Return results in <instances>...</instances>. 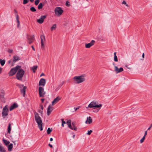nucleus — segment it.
<instances>
[{"instance_id":"27","label":"nucleus","mask_w":152,"mask_h":152,"mask_svg":"<svg viewBox=\"0 0 152 152\" xmlns=\"http://www.w3.org/2000/svg\"><path fill=\"white\" fill-rule=\"evenodd\" d=\"M5 63V61L4 60L0 59V63L2 66H3Z\"/></svg>"},{"instance_id":"19","label":"nucleus","mask_w":152,"mask_h":152,"mask_svg":"<svg viewBox=\"0 0 152 152\" xmlns=\"http://www.w3.org/2000/svg\"><path fill=\"white\" fill-rule=\"evenodd\" d=\"M92 119L91 117L89 116L87 118V120L86 121V124H90L92 123Z\"/></svg>"},{"instance_id":"32","label":"nucleus","mask_w":152,"mask_h":152,"mask_svg":"<svg viewBox=\"0 0 152 152\" xmlns=\"http://www.w3.org/2000/svg\"><path fill=\"white\" fill-rule=\"evenodd\" d=\"M43 4L42 3H41L39 4L38 6V8L39 9H41L43 7Z\"/></svg>"},{"instance_id":"16","label":"nucleus","mask_w":152,"mask_h":152,"mask_svg":"<svg viewBox=\"0 0 152 152\" xmlns=\"http://www.w3.org/2000/svg\"><path fill=\"white\" fill-rule=\"evenodd\" d=\"M115 71L117 73H118L122 72L124 70L121 67L119 69H118V67L116 66H114Z\"/></svg>"},{"instance_id":"51","label":"nucleus","mask_w":152,"mask_h":152,"mask_svg":"<svg viewBox=\"0 0 152 152\" xmlns=\"http://www.w3.org/2000/svg\"><path fill=\"white\" fill-rule=\"evenodd\" d=\"M142 57L143 58H144V53H142Z\"/></svg>"},{"instance_id":"28","label":"nucleus","mask_w":152,"mask_h":152,"mask_svg":"<svg viewBox=\"0 0 152 152\" xmlns=\"http://www.w3.org/2000/svg\"><path fill=\"white\" fill-rule=\"evenodd\" d=\"M11 130V126L10 124L9 123L8 127V132L10 134V133Z\"/></svg>"},{"instance_id":"52","label":"nucleus","mask_w":152,"mask_h":152,"mask_svg":"<svg viewBox=\"0 0 152 152\" xmlns=\"http://www.w3.org/2000/svg\"><path fill=\"white\" fill-rule=\"evenodd\" d=\"M78 108H76V107H75L74 108L75 110V111H76L78 109Z\"/></svg>"},{"instance_id":"40","label":"nucleus","mask_w":152,"mask_h":152,"mask_svg":"<svg viewBox=\"0 0 152 152\" xmlns=\"http://www.w3.org/2000/svg\"><path fill=\"white\" fill-rule=\"evenodd\" d=\"M15 16L16 20H19V16L18 14H16Z\"/></svg>"},{"instance_id":"4","label":"nucleus","mask_w":152,"mask_h":152,"mask_svg":"<svg viewBox=\"0 0 152 152\" xmlns=\"http://www.w3.org/2000/svg\"><path fill=\"white\" fill-rule=\"evenodd\" d=\"M17 73L16 77L18 80H21L24 74V71L22 69H19Z\"/></svg>"},{"instance_id":"42","label":"nucleus","mask_w":152,"mask_h":152,"mask_svg":"<svg viewBox=\"0 0 152 152\" xmlns=\"http://www.w3.org/2000/svg\"><path fill=\"white\" fill-rule=\"evenodd\" d=\"M40 107L41 108V109L42 110H43V107L42 105H40Z\"/></svg>"},{"instance_id":"34","label":"nucleus","mask_w":152,"mask_h":152,"mask_svg":"<svg viewBox=\"0 0 152 152\" xmlns=\"http://www.w3.org/2000/svg\"><path fill=\"white\" fill-rule=\"evenodd\" d=\"M61 121H62V124H61V126L62 127H64V124H65L66 123V122L65 121H64V119H61Z\"/></svg>"},{"instance_id":"31","label":"nucleus","mask_w":152,"mask_h":152,"mask_svg":"<svg viewBox=\"0 0 152 152\" xmlns=\"http://www.w3.org/2000/svg\"><path fill=\"white\" fill-rule=\"evenodd\" d=\"M47 131V134H49L52 131V129H50V128H48Z\"/></svg>"},{"instance_id":"7","label":"nucleus","mask_w":152,"mask_h":152,"mask_svg":"<svg viewBox=\"0 0 152 152\" xmlns=\"http://www.w3.org/2000/svg\"><path fill=\"white\" fill-rule=\"evenodd\" d=\"M41 39V48L42 49H44L45 47V44L46 43V40L45 37L44 35L40 36Z\"/></svg>"},{"instance_id":"37","label":"nucleus","mask_w":152,"mask_h":152,"mask_svg":"<svg viewBox=\"0 0 152 152\" xmlns=\"http://www.w3.org/2000/svg\"><path fill=\"white\" fill-rule=\"evenodd\" d=\"M39 0H35V4L36 5H37L38 4L39 2Z\"/></svg>"},{"instance_id":"18","label":"nucleus","mask_w":152,"mask_h":152,"mask_svg":"<svg viewBox=\"0 0 152 152\" xmlns=\"http://www.w3.org/2000/svg\"><path fill=\"white\" fill-rule=\"evenodd\" d=\"M53 110V107H51L50 105H49L47 109V114L49 115L50 113Z\"/></svg>"},{"instance_id":"25","label":"nucleus","mask_w":152,"mask_h":152,"mask_svg":"<svg viewBox=\"0 0 152 152\" xmlns=\"http://www.w3.org/2000/svg\"><path fill=\"white\" fill-rule=\"evenodd\" d=\"M66 124L68 125L69 128H71V121L70 120L67 121L66 122Z\"/></svg>"},{"instance_id":"13","label":"nucleus","mask_w":152,"mask_h":152,"mask_svg":"<svg viewBox=\"0 0 152 152\" xmlns=\"http://www.w3.org/2000/svg\"><path fill=\"white\" fill-rule=\"evenodd\" d=\"M95 41L94 40L91 41V42L89 43H86L85 44V47L86 48H89L94 44Z\"/></svg>"},{"instance_id":"55","label":"nucleus","mask_w":152,"mask_h":152,"mask_svg":"<svg viewBox=\"0 0 152 152\" xmlns=\"http://www.w3.org/2000/svg\"><path fill=\"white\" fill-rule=\"evenodd\" d=\"M44 75V73H42L41 74V75H40V76H42Z\"/></svg>"},{"instance_id":"48","label":"nucleus","mask_w":152,"mask_h":152,"mask_svg":"<svg viewBox=\"0 0 152 152\" xmlns=\"http://www.w3.org/2000/svg\"><path fill=\"white\" fill-rule=\"evenodd\" d=\"M31 48H32L33 49V50H34V51H35V48H34V47H33V46H31Z\"/></svg>"},{"instance_id":"49","label":"nucleus","mask_w":152,"mask_h":152,"mask_svg":"<svg viewBox=\"0 0 152 152\" xmlns=\"http://www.w3.org/2000/svg\"><path fill=\"white\" fill-rule=\"evenodd\" d=\"M51 148H53V146L50 144H49V145H48Z\"/></svg>"},{"instance_id":"60","label":"nucleus","mask_w":152,"mask_h":152,"mask_svg":"<svg viewBox=\"0 0 152 152\" xmlns=\"http://www.w3.org/2000/svg\"><path fill=\"white\" fill-rule=\"evenodd\" d=\"M128 69H130V68H128Z\"/></svg>"},{"instance_id":"53","label":"nucleus","mask_w":152,"mask_h":152,"mask_svg":"<svg viewBox=\"0 0 152 152\" xmlns=\"http://www.w3.org/2000/svg\"><path fill=\"white\" fill-rule=\"evenodd\" d=\"M59 90V88H56V89H55V91H58V90Z\"/></svg>"},{"instance_id":"38","label":"nucleus","mask_w":152,"mask_h":152,"mask_svg":"<svg viewBox=\"0 0 152 152\" xmlns=\"http://www.w3.org/2000/svg\"><path fill=\"white\" fill-rule=\"evenodd\" d=\"M92 132V131L91 130H88V132L87 133V134L89 135L91 134Z\"/></svg>"},{"instance_id":"20","label":"nucleus","mask_w":152,"mask_h":152,"mask_svg":"<svg viewBox=\"0 0 152 152\" xmlns=\"http://www.w3.org/2000/svg\"><path fill=\"white\" fill-rule=\"evenodd\" d=\"M4 92H1V94H0V97H1V101L4 102H5V100L4 99Z\"/></svg>"},{"instance_id":"29","label":"nucleus","mask_w":152,"mask_h":152,"mask_svg":"<svg viewBox=\"0 0 152 152\" xmlns=\"http://www.w3.org/2000/svg\"><path fill=\"white\" fill-rule=\"evenodd\" d=\"M37 66H34L32 67V70L34 72H35V71L37 69Z\"/></svg>"},{"instance_id":"1","label":"nucleus","mask_w":152,"mask_h":152,"mask_svg":"<svg viewBox=\"0 0 152 152\" xmlns=\"http://www.w3.org/2000/svg\"><path fill=\"white\" fill-rule=\"evenodd\" d=\"M73 81L76 84H79L84 82L86 80V76L85 75L75 76L73 78Z\"/></svg>"},{"instance_id":"2","label":"nucleus","mask_w":152,"mask_h":152,"mask_svg":"<svg viewBox=\"0 0 152 152\" xmlns=\"http://www.w3.org/2000/svg\"><path fill=\"white\" fill-rule=\"evenodd\" d=\"M102 106V104H99L97 102L93 101L89 104L88 107H86V108H93L94 109L97 108V112H98L101 109Z\"/></svg>"},{"instance_id":"54","label":"nucleus","mask_w":152,"mask_h":152,"mask_svg":"<svg viewBox=\"0 0 152 152\" xmlns=\"http://www.w3.org/2000/svg\"><path fill=\"white\" fill-rule=\"evenodd\" d=\"M53 140V139L52 138H51L50 139V141H51Z\"/></svg>"},{"instance_id":"57","label":"nucleus","mask_w":152,"mask_h":152,"mask_svg":"<svg viewBox=\"0 0 152 152\" xmlns=\"http://www.w3.org/2000/svg\"><path fill=\"white\" fill-rule=\"evenodd\" d=\"M75 134H74V135H73V138L74 139L75 138Z\"/></svg>"},{"instance_id":"44","label":"nucleus","mask_w":152,"mask_h":152,"mask_svg":"<svg viewBox=\"0 0 152 152\" xmlns=\"http://www.w3.org/2000/svg\"><path fill=\"white\" fill-rule=\"evenodd\" d=\"M42 112H43V110H39L38 111V112H39V113H41L42 114Z\"/></svg>"},{"instance_id":"50","label":"nucleus","mask_w":152,"mask_h":152,"mask_svg":"<svg viewBox=\"0 0 152 152\" xmlns=\"http://www.w3.org/2000/svg\"><path fill=\"white\" fill-rule=\"evenodd\" d=\"M41 101L42 102H43L45 100V99H41Z\"/></svg>"},{"instance_id":"56","label":"nucleus","mask_w":152,"mask_h":152,"mask_svg":"<svg viewBox=\"0 0 152 152\" xmlns=\"http://www.w3.org/2000/svg\"><path fill=\"white\" fill-rule=\"evenodd\" d=\"M11 60H9V61H8V63H9V64H10L11 63Z\"/></svg>"},{"instance_id":"14","label":"nucleus","mask_w":152,"mask_h":152,"mask_svg":"<svg viewBox=\"0 0 152 152\" xmlns=\"http://www.w3.org/2000/svg\"><path fill=\"white\" fill-rule=\"evenodd\" d=\"M45 80L44 79L42 78L39 80V86H44L45 84Z\"/></svg>"},{"instance_id":"39","label":"nucleus","mask_w":152,"mask_h":152,"mask_svg":"<svg viewBox=\"0 0 152 152\" xmlns=\"http://www.w3.org/2000/svg\"><path fill=\"white\" fill-rule=\"evenodd\" d=\"M122 4H126V6H128V4H126V2L125 1H123V2L122 3Z\"/></svg>"},{"instance_id":"35","label":"nucleus","mask_w":152,"mask_h":152,"mask_svg":"<svg viewBox=\"0 0 152 152\" xmlns=\"http://www.w3.org/2000/svg\"><path fill=\"white\" fill-rule=\"evenodd\" d=\"M145 139V137L143 136L142 138L140 140V143H142L144 142Z\"/></svg>"},{"instance_id":"45","label":"nucleus","mask_w":152,"mask_h":152,"mask_svg":"<svg viewBox=\"0 0 152 152\" xmlns=\"http://www.w3.org/2000/svg\"><path fill=\"white\" fill-rule=\"evenodd\" d=\"M152 124H151V126L148 128L147 130H149L151 129V128L152 127Z\"/></svg>"},{"instance_id":"43","label":"nucleus","mask_w":152,"mask_h":152,"mask_svg":"<svg viewBox=\"0 0 152 152\" xmlns=\"http://www.w3.org/2000/svg\"><path fill=\"white\" fill-rule=\"evenodd\" d=\"M17 23H18V26L20 25V22L19 20H17Z\"/></svg>"},{"instance_id":"59","label":"nucleus","mask_w":152,"mask_h":152,"mask_svg":"<svg viewBox=\"0 0 152 152\" xmlns=\"http://www.w3.org/2000/svg\"><path fill=\"white\" fill-rule=\"evenodd\" d=\"M12 50H11L10 51V53H12Z\"/></svg>"},{"instance_id":"12","label":"nucleus","mask_w":152,"mask_h":152,"mask_svg":"<svg viewBox=\"0 0 152 152\" xmlns=\"http://www.w3.org/2000/svg\"><path fill=\"white\" fill-rule=\"evenodd\" d=\"M46 17V15L42 16L39 19L37 20V21L39 23L42 24L44 22V20L45 19Z\"/></svg>"},{"instance_id":"41","label":"nucleus","mask_w":152,"mask_h":152,"mask_svg":"<svg viewBox=\"0 0 152 152\" xmlns=\"http://www.w3.org/2000/svg\"><path fill=\"white\" fill-rule=\"evenodd\" d=\"M147 131H148V130H146L145 131L144 136H143L144 137H145L146 136L147 134Z\"/></svg>"},{"instance_id":"26","label":"nucleus","mask_w":152,"mask_h":152,"mask_svg":"<svg viewBox=\"0 0 152 152\" xmlns=\"http://www.w3.org/2000/svg\"><path fill=\"white\" fill-rule=\"evenodd\" d=\"M116 53L115 52L114 53V61H115L117 62L118 61V58L116 55Z\"/></svg>"},{"instance_id":"30","label":"nucleus","mask_w":152,"mask_h":152,"mask_svg":"<svg viewBox=\"0 0 152 152\" xmlns=\"http://www.w3.org/2000/svg\"><path fill=\"white\" fill-rule=\"evenodd\" d=\"M56 28V24H53L51 28V30L53 31L55 30Z\"/></svg>"},{"instance_id":"17","label":"nucleus","mask_w":152,"mask_h":152,"mask_svg":"<svg viewBox=\"0 0 152 152\" xmlns=\"http://www.w3.org/2000/svg\"><path fill=\"white\" fill-rule=\"evenodd\" d=\"M18 105L15 103L13 104L12 105H11L10 107L9 110L10 111H12L14 109L17 107Z\"/></svg>"},{"instance_id":"21","label":"nucleus","mask_w":152,"mask_h":152,"mask_svg":"<svg viewBox=\"0 0 152 152\" xmlns=\"http://www.w3.org/2000/svg\"><path fill=\"white\" fill-rule=\"evenodd\" d=\"M20 60V58L17 56H14L13 57V61L14 62H15L16 61Z\"/></svg>"},{"instance_id":"33","label":"nucleus","mask_w":152,"mask_h":152,"mask_svg":"<svg viewBox=\"0 0 152 152\" xmlns=\"http://www.w3.org/2000/svg\"><path fill=\"white\" fill-rule=\"evenodd\" d=\"M30 10L32 12H35L36 11V9L34 7H31L30 8Z\"/></svg>"},{"instance_id":"24","label":"nucleus","mask_w":152,"mask_h":152,"mask_svg":"<svg viewBox=\"0 0 152 152\" xmlns=\"http://www.w3.org/2000/svg\"><path fill=\"white\" fill-rule=\"evenodd\" d=\"M4 143L6 145H7L10 143V142L4 139L3 140Z\"/></svg>"},{"instance_id":"46","label":"nucleus","mask_w":152,"mask_h":152,"mask_svg":"<svg viewBox=\"0 0 152 152\" xmlns=\"http://www.w3.org/2000/svg\"><path fill=\"white\" fill-rule=\"evenodd\" d=\"M14 11L15 12V13L16 14V15L17 14V10H16L14 9Z\"/></svg>"},{"instance_id":"23","label":"nucleus","mask_w":152,"mask_h":152,"mask_svg":"<svg viewBox=\"0 0 152 152\" xmlns=\"http://www.w3.org/2000/svg\"><path fill=\"white\" fill-rule=\"evenodd\" d=\"M72 126L71 125V128L70 129L72 130H74L75 131H76L77 130V128L76 127H75L74 123H72Z\"/></svg>"},{"instance_id":"10","label":"nucleus","mask_w":152,"mask_h":152,"mask_svg":"<svg viewBox=\"0 0 152 152\" xmlns=\"http://www.w3.org/2000/svg\"><path fill=\"white\" fill-rule=\"evenodd\" d=\"M39 93L40 97H44L45 94V92L44 91V88L41 87H39Z\"/></svg>"},{"instance_id":"11","label":"nucleus","mask_w":152,"mask_h":152,"mask_svg":"<svg viewBox=\"0 0 152 152\" xmlns=\"http://www.w3.org/2000/svg\"><path fill=\"white\" fill-rule=\"evenodd\" d=\"M34 35L29 36L27 35V38L28 39V42L29 44H31L33 42L34 39Z\"/></svg>"},{"instance_id":"61","label":"nucleus","mask_w":152,"mask_h":152,"mask_svg":"<svg viewBox=\"0 0 152 152\" xmlns=\"http://www.w3.org/2000/svg\"><path fill=\"white\" fill-rule=\"evenodd\" d=\"M86 1H88V0H86Z\"/></svg>"},{"instance_id":"5","label":"nucleus","mask_w":152,"mask_h":152,"mask_svg":"<svg viewBox=\"0 0 152 152\" xmlns=\"http://www.w3.org/2000/svg\"><path fill=\"white\" fill-rule=\"evenodd\" d=\"M9 107L8 105H6L3 108L2 112V116L3 118H4L5 117L7 116L8 115L9 113Z\"/></svg>"},{"instance_id":"22","label":"nucleus","mask_w":152,"mask_h":152,"mask_svg":"<svg viewBox=\"0 0 152 152\" xmlns=\"http://www.w3.org/2000/svg\"><path fill=\"white\" fill-rule=\"evenodd\" d=\"M13 148V144L12 143H10L8 146V151H12V149Z\"/></svg>"},{"instance_id":"15","label":"nucleus","mask_w":152,"mask_h":152,"mask_svg":"<svg viewBox=\"0 0 152 152\" xmlns=\"http://www.w3.org/2000/svg\"><path fill=\"white\" fill-rule=\"evenodd\" d=\"M60 99L61 98L58 96L56 97L52 101V105L53 106L55 104L57 103Z\"/></svg>"},{"instance_id":"47","label":"nucleus","mask_w":152,"mask_h":152,"mask_svg":"<svg viewBox=\"0 0 152 152\" xmlns=\"http://www.w3.org/2000/svg\"><path fill=\"white\" fill-rule=\"evenodd\" d=\"M2 69L0 67V74L2 72Z\"/></svg>"},{"instance_id":"36","label":"nucleus","mask_w":152,"mask_h":152,"mask_svg":"<svg viewBox=\"0 0 152 152\" xmlns=\"http://www.w3.org/2000/svg\"><path fill=\"white\" fill-rule=\"evenodd\" d=\"M29 0H23V4H26L28 2Z\"/></svg>"},{"instance_id":"8","label":"nucleus","mask_w":152,"mask_h":152,"mask_svg":"<svg viewBox=\"0 0 152 152\" xmlns=\"http://www.w3.org/2000/svg\"><path fill=\"white\" fill-rule=\"evenodd\" d=\"M17 86H18L20 88L21 93L23 94V96H25V95L26 93V87L24 86L23 85L19 84H17Z\"/></svg>"},{"instance_id":"9","label":"nucleus","mask_w":152,"mask_h":152,"mask_svg":"<svg viewBox=\"0 0 152 152\" xmlns=\"http://www.w3.org/2000/svg\"><path fill=\"white\" fill-rule=\"evenodd\" d=\"M20 67V66H17L15 67L12 68L9 73V75L10 76H12L14 75L15 74L18 70Z\"/></svg>"},{"instance_id":"58","label":"nucleus","mask_w":152,"mask_h":152,"mask_svg":"<svg viewBox=\"0 0 152 152\" xmlns=\"http://www.w3.org/2000/svg\"><path fill=\"white\" fill-rule=\"evenodd\" d=\"M30 1L31 2H33L34 1V0H30Z\"/></svg>"},{"instance_id":"3","label":"nucleus","mask_w":152,"mask_h":152,"mask_svg":"<svg viewBox=\"0 0 152 152\" xmlns=\"http://www.w3.org/2000/svg\"><path fill=\"white\" fill-rule=\"evenodd\" d=\"M35 119L37 123L38 126L41 131L43 130L42 127V123L41 118L39 116L38 114L36 112L34 113Z\"/></svg>"},{"instance_id":"6","label":"nucleus","mask_w":152,"mask_h":152,"mask_svg":"<svg viewBox=\"0 0 152 152\" xmlns=\"http://www.w3.org/2000/svg\"><path fill=\"white\" fill-rule=\"evenodd\" d=\"M54 12L56 15L59 16L62 14L64 11L61 7H57L55 8Z\"/></svg>"}]
</instances>
